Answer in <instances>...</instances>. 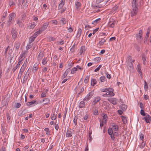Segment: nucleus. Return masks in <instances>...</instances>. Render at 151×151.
<instances>
[{
  "instance_id": "62",
  "label": "nucleus",
  "mask_w": 151,
  "mask_h": 151,
  "mask_svg": "<svg viewBox=\"0 0 151 151\" xmlns=\"http://www.w3.org/2000/svg\"><path fill=\"white\" fill-rule=\"evenodd\" d=\"M28 62V60H27V58L25 61H24V63L22 65L23 66H24L25 67H26L27 64Z\"/></svg>"
},
{
  "instance_id": "1",
  "label": "nucleus",
  "mask_w": 151,
  "mask_h": 151,
  "mask_svg": "<svg viewBox=\"0 0 151 151\" xmlns=\"http://www.w3.org/2000/svg\"><path fill=\"white\" fill-rule=\"evenodd\" d=\"M137 0H132V10L131 12V16L132 17L136 15L138 12Z\"/></svg>"
},
{
  "instance_id": "49",
  "label": "nucleus",
  "mask_w": 151,
  "mask_h": 151,
  "mask_svg": "<svg viewBox=\"0 0 151 151\" xmlns=\"http://www.w3.org/2000/svg\"><path fill=\"white\" fill-rule=\"evenodd\" d=\"M142 60L143 61V63L145 65L146 63L145 61L146 60V58L145 55H143L142 56Z\"/></svg>"
},
{
  "instance_id": "35",
  "label": "nucleus",
  "mask_w": 151,
  "mask_h": 151,
  "mask_svg": "<svg viewBox=\"0 0 151 151\" xmlns=\"http://www.w3.org/2000/svg\"><path fill=\"white\" fill-rule=\"evenodd\" d=\"M106 122H105L104 120H100V127L101 128V127H102L104 124L106 123Z\"/></svg>"
},
{
  "instance_id": "61",
  "label": "nucleus",
  "mask_w": 151,
  "mask_h": 151,
  "mask_svg": "<svg viewBox=\"0 0 151 151\" xmlns=\"http://www.w3.org/2000/svg\"><path fill=\"white\" fill-rule=\"evenodd\" d=\"M101 65H99V67L95 70L94 71L97 72L98 71L100 70V68H101Z\"/></svg>"
},
{
  "instance_id": "64",
  "label": "nucleus",
  "mask_w": 151,
  "mask_h": 151,
  "mask_svg": "<svg viewBox=\"0 0 151 151\" xmlns=\"http://www.w3.org/2000/svg\"><path fill=\"white\" fill-rule=\"evenodd\" d=\"M15 107L17 108H19L20 107L21 105V104L19 103H17L16 104H15Z\"/></svg>"
},
{
  "instance_id": "52",
  "label": "nucleus",
  "mask_w": 151,
  "mask_h": 151,
  "mask_svg": "<svg viewBox=\"0 0 151 151\" xmlns=\"http://www.w3.org/2000/svg\"><path fill=\"white\" fill-rule=\"evenodd\" d=\"M101 58L99 57H96L94 59V60L96 62H97V63L99 62L100 61Z\"/></svg>"
},
{
  "instance_id": "34",
  "label": "nucleus",
  "mask_w": 151,
  "mask_h": 151,
  "mask_svg": "<svg viewBox=\"0 0 151 151\" xmlns=\"http://www.w3.org/2000/svg\"><path fill=\"white\" fill-rule=\"evenodd\" d=\"M47 58H45L44 57V58L42 59V63L43 65H45L46 64L47 62Z\"/></svg>"
},
{
  "instance_id": "31",
  "label": "nucleus",
  "mask_w": 151,
  "mask_h": 151,
  "mask_svg": "<svg viewBox=\"0 0 151 151\" xmlns=\"http://www.w3.org/2000/svg\"><path fill=\"white\" fill-rule=\"evenodd\" d=\"M96 83V79H92L91 81V85L92 86H94Z\"/></svg>"
},
{
  "instance_id": "44",
  "label": "nucleus",
  "mask_w": 151,
  "mask_h": 151,
  "mask_svg": "<svg viewBox=\"0 0 151 151\" xmlns=\"http://www.w3.org/2000/svg\"><path fill=\"white\" fill-rule=\"evenodd\" d=\"M22 8H24V7L25 8H27L28 6V4L27 3V1H26V2L24 3L23 4H22Z\"/></svg>"
},
{
  "instance_id": "27",
  "label": "nucleus",
  "mask_w": 151,
  "mask_h": 151,
  "mask_svg": "<svg viewBox=\"0 0 151 151\" xmlns=\"http://www.w3.org/2000/svg\"><path fill=\"white\" fill-rule=\"evenodd\" d=\"M113 127V130L114 131H117L118 129V127L117 125H116L114 124H112V125Z\"/></svg>"
},
{
  "instance_id": "36",
  "label": "nucleus",
  "mask_w": 151,
  "mask_h": 151,
  "mask_svg": "<svg viewBox=\"0 0 151 151\" xmlns=\"http://www.w3.org/2000/svg\"><path fill=\"white\" fill-rule=\"evenodd\" d=\"M38 68V65L36 64H34L33 65V68L32 70L33 71H35V72Z\"/></svg>"
},
{
  "instance_id": "59",
  "label": "nucleus",
  "mask_w": 151,
  "mask_h": 151,
  "mask_svg": "<svg viewBox=\"0 0 151 151\" xmlns=\"http://www.w3.org/2000/svg\"><path fill=\"white\" fill-rule=\"evenodd\" d=\"M93 114L94 115H97L98 114V111L97 110L95 109L93 110Z\"/></svg>"
},
{
  "instance_id": "29",
  "label": "nucleus",
  "mask_w": 151,
  "mask_h": 151,
  "mask_svg": "<svg viewBox=\"0 0 151 151\" xmlns=\"http://www.w3.org/2000/svg\"><path fill=\"white\" fill-rule=\"evenodd\" d=\"M42 32V31L40 29H39L38 31H37L34 34V36L36 37L37 36H38L39 34H40Z\"/></svg>"
},
{
  "instance_id": "37",
  "label": "nucleus",
  "mask_w": 151,
  "mask_h": 151,
  "mask_svg": "<svg viewBox=\"0 0 151 151\" xmlns=\"http://www.w3.org/2000/svg\"><path fill=\"white\" fill-rule=\"evenodd\" d=\"M111 102L114 105H116L117 104V101L115 99H112L111 100Z\"/></svg>"
},
{
  "instance_id": "63",
  "label": "nucleus",
  "mask_w": 151,
  "mask_h": 151,
  "mask_svg": "<svg viewBox=\"0 0 151 151\" xmlns=\"http://www.w3.org/2000/svg\"><path fill=\"white\" fill-rule=\"evenodd\" d=\"M135 48L138 51H139L140 50V48L137 45H135L134 46Z\"/></svg>"
},
{
  "instance_id": "11",
  "label": "nucleus",
  "mask_w": 151,
  "mask_h": 151,
  "mask_svg": "<svg viewBox=\"0 0 151 151\" xmlns=\"http://www.w3.org/2000/svg\"><path fill=\"white\" fill-rule=\"evenodd\" d=\"M15 43L14 47L17 51L20 47L21 43L19 41H16Z\"/></svg>"
},
{
  "instance_id": "50",
  "label": "nucleus",
  "mask_w": 151,
  "mask_h": 151,
  "mask_svg": "<svg viewBox=\"0 0 151 151\" xmlns=\"http://www.w3.org/2000/svg\"><path fill=\"white\" fill-rule=\"evenodd\" d=\"M108 89V88H101L100 89V91L102 92H106L107 93H108V92H107V91H108V89Z\"/></svg>"
},
{
  "instance_id": "33",
  "label": "nucleus",
  "mask_w": 151,
  "mask_h": 151,
  "mask_svg": "<svg viewBox=\"0 0 151 151\" xmlns=\"http://www.w3.org/2000/svg\"><path fill=\"white\" fill-rule=\"evenodd\" d=\"M108 133L109 135H111L113 133V131L111 128H109L108 130Z\"/></svg>"
},
{
  "instance_id": "32",
  "label": "nucleus",
  "mask_w": 151,
  "mask_h": 151,
  "mask_svg": "<svg viewBox=\"0 0 151 151\" xmlns=\"http://www.w3.org/2000/svg\"><path fill=\"white\" fill-rule=\"evenodd\" d=\"M36 38V37L34 36V35L31 37L29 38V43H31L32 42L34 41Z\"/></svg>"
},
{
  "instance_id": "58",
  "label": "nucleus",
  "mask_w": 151,
  "mask_h": 151,
  "mask_svg": "<svg viewBox=\"0 0 151 151\" xmlns=\"http://www.w3.org/2000/svg\"><path fill=\"white\" fill-rule=\"evenodd\" d=\"M114 91H109L108 92V94H109V95L110 96H114V93L113 92Z\"/></svg>"
},
{
  "instance_id": "12",
  "label": "nucleus",
  "mask_w": 151,
  "mask_h": 151,
  "mask_svg": "<svg viewBox=\"0 0 151 151\" xmlns=\"http://www.w3.org/2000/svg\"><path fill=\"white\" fill-rule=\"evenodd\" d=\"M25 68L26 67L24 66H23V65L22 66L19 71V73L18 76V77H19V76H20V78L21 77L22 73L24 70Z\"/></svg>"
},
{
  "instance_id": "7",
  "label": "nucleus",
  "mask_w": 151,
  "mask_h": 151,
  "mask_svg": "<svg viewBox=\"0 0 151 151\" xmlns=\"http://www.w3.org/2000/svg\"><path fill=\"white\" fill-rule=\"evenodd\" d=\"M49 24V22L46 23H44L43 24L42 26L40 29L42 31V32H43L47 28L48 25Z\"/></svg>"
},
{
  "instance_id": "30",
  "label": "nucleus",
  "mask_w": 151,
  "mask_h": 151,
  "mask_svg": "<svg viewBox=\"0 0 151 151\" xmlns=\"http://www.w3.org/2000/svg\"><path fill=\"white\" fill-rule=\"evenodd\" d=\"M50 100L47 98H45L42 100V102H45V104H47L50 102Z\"/></svg>"
},
{
  "instance_id": "55",
  "label": "nucleus",
  "mask_w": 151,
  "mask_h": 151,
  "mask_svg": "<svg viewBox=\"0 0 151 151\" xmlns=\"http://www.w3.org/2000/svg\"><path fill=\"white\" fill-rule=\"evenodd\" d=\"M78 118H77L76 117H75V118H74L73 122V123L74 124V125L75 126L77 125V119Z\"/></svg>"
},
{
  "instance_id": "3",
  "label": "nucleus",
  "mask_w": 151,
  "mask_h": 151,
  "mask_svg": "<svg viewBox=\"0 0 151 151\" xmlns=\"http://www.w3.org/2000/svg\"><path fill=\"white\" fill-rule=\"evenodd\" d=\"M15 18V14L14 13H12L9 15V20L7 23V25L9 26L11 24L12 22L14 20Z\"/></svg>"
},
{
  "instance_id": "53",
  "label": "nucleus",
  "mask_w": 151,
  "mask_h": 151,
  "mask_svg": "<svg viewBox=\"0 0 151 151\" xmlns=\"http://www.w3.org/2000/svg\"><path fill=\"white\" fill-rule=\"evenodd\" d=\"M44 130L46 132V134L47 135L50 134L49 129L48 128H46L44 129Z\"/></svg>"
},
{
  "instance_id": "8",
  "label": "nucleus",
  "mask_w": 151,
  "mask_h": 151,
  "mask_svg": "<svg viewBox=\"0 0 151 151\" xmlns=\"http://www.w3.org/2000/svg\"><path fill=\"white\" fill-rule=\"evenodd\" d=\"M34 104H35L36 105L37 104V103H36V101L35 100H34L31 101L27 102L26 104V105L27 106H35V105H34Z\"/></svg>"
},
{
  "instance_id": "54",
  "label": "nucleus",
  "mask_w": 151,
  "mask_h": 151,
  "mask_svg": "<svg viewBox=\"0 0 151 151\" xmlns=\"http://www.w3.org/2000/svg\"><path fill=\"white\" fill-rule=\"evenodd\" d=\"M32 47V45L31 43L29 42V44L27 45L26 47V49L27 50H28L29 49L31 48Z\"/></svg>"
},
{
  "instance_id": "39",
  "label": "nucleus",
  "mask_w": 151,
  "mask_h": 151,
  "mask_svg": "<svg viewBox=\"0 0 151 151\" xmlns=\"http://www.w3.org/2000/svg\"><path fill=\"white\" fill-rule=\"evenodd\" d=\"M64 2H63V1H62L60 3L58 6V9H61L63 7L64 5Z\"/></svg>"
},
{
  "instance_id": "19",
  "label": "nucleus",
  "mask_w": 151,
  "mask_h": 151,
  "mask_svg": "<svg viewBox=\"0 0 151 151\" xmlns=\"http://www.w3.org/2000/svg\"><path fill=\"white\" fill-rule=\"evenodd\" d=\"M115 23L116 22L114 21L112 22L110 21L109 22L108 25L109 27L113 28L114 27Z\"/></svg>"
},
{
  "instance_id": "21",
  "label": "nucleus",
  "mask_w": 151,
  "mask_h": 151,
  "mask_svg": "<svg viewBox=\"0 0 151 151\" xmlns=\"http://www.w3.org/2000/svg\"><path fill=\"white\" fill-rule=\"evenodd\" d=\"M137 70L140 74H142V72L141 70V67L139 64L137 65Z\"/></svg>"
},
{
  "instance_id": "6",
  "label": "nucleus",
  "mask_w": 151,
  "mask_h": 151,
  "mask_svg": "<svg viewBox=\"0 0 151 151\" xmlns=\"http://www.w3.org/2000/svg\"><path fill=\"white\" fill-rule=\"evenodd\" d=\"M127 68L128 70L130 72H133L134 71V67L133 65V63H128L127 64Z\"/></svg>"
},
{
  "instance_id": "2",
  "label": "nucleus",
  "mask_w": 151,
  "mask_h": 151,
  "mask_svg": "<svg viewBox=\"0 0 151 151\" xmlns=\"http://www.w3.org/2000/svg\"><path fill=\"white\" fill-rule=\"evenodd\" d=\"M94 92L93 90L89 92L86 95V96L83 99V101H88L91 98L93 95Z\"/></svg>"
},
{
  "instance_id": "14",
  "label": "nucleus",
  "mask_w": 151,
  "mask_h": 151,
  "mask_svg": "<svg viewBox=\"0 0 151 151\" xmlns=\"http://www.w3.org/2000/svg\"><path fill=\"white\" fill-rule=\"evenodd\" d=\"M55 111H54V112L53 114L52 115V116L51 117V119L52 120H55L57 117V111H56V112H55Z\"/></svg>"
},
{
  "instance_id": "38",
  "label": "nucleus",
  "mask_w": 151,
  "mask_h": 151,
  "mask_svg": "<svg viewBox=\"0 0 151 151\" xmlns=\"http://www.w3.org/2000/svg\"><path fill=\"white\" fill-rule=\"evenodd\" d=\"M102 116H103V119L105 122H107V119H108V116L106 114H102Z\"/></svg>"
},
{
  "instance_id": "43",
  "label": "nucleus",
  "mask_w": 151,
  "mask_h": 151,
  "mask_svg": "<svg viewBox=\"0 0 151 151\" xmlns=\"http://www.w3.org/2000/svg\"><path fill=\"white\" fill-rule=\"evenodd\" d=\"M77 69L76 68V67H74L71 69L70 73L71 74L74 73L77 70Z\"/></svg>"
},
{
  "instance_id": "26",
  "label": "nucleus",
  "mask_w": 151,
  "mask_h": 151,
  "mask_svg": "<svg viewBox=\"0 0 151 151\" xmlns=\"http://www.w3.org/2000/svg\"><path fill=\"white\" fill-rule=\"evenodd\" d=\"M82 32V30L81 29L79 28L78 29V32L77 34L76 37L79 38L81 36V33Z\"/></svg>"
},
{
  "instance_id": "28",
  "label": "nucleus",
  "mask_w": 151,
  "mask_h": 151,
  "mask_svg": "<svg viewBox=\"0 0 151 151\" xmlns=\"http://www.w3.org/2000/svg\"><path fill=\"white\" fill-rule=\"evenodd\" d=\"M127 107V105L124 104H122L120 106L121 109L123 111L125 110Z\"/></svg>"
},
{
  "instance_id": "5",
  "label": "nucleus",
  "mask_w": 151,
  "mask_h": 151,
  "mask_svg": "<svg viewBox=\"0 0 151 151\" xmlns=\"http://www.w3.org/2000/svg\"><path fill=\"white\" fill-rule=\"evenodd\" d=\"M143 120H144L147 123H150L151 122V116L148 114H146L145 117L142 118Z\"/></svg>"
},
{
  "instance_id": "18",
  "label": "nucleus",
  "mask_w": 151,
  "mask_h": 151,
  "mask_svg": "<svg viewBox=\"0 0 151 151\" xmlns=\"http://www.w3.org/2000/svg\"><path fill=\"white\" fill-rule=\"evenodd\" d=\"M29 70V68L28 69L27 71V72L25 74V75L24 76V78L23 79L22 83H24V81H26L27 80L28 78V76H29V73H27V72Z\"/></svg>"
},
{
  "instance_id": "40",
  "label": "nucleus",
  "mask_w": 151,
  "mask_h": 151,
  "mask_svg": "<svg viewBox=\"0 0 151 151\" xmlns=\"http://www.w3.org/2000/svg\"><path fill=\"white\" fill-rule=\"evenodd\" d=\"M53 4L52 5V7L53 9H55L57 7V5L56 4V1L54 0H53L52 2Z\"/></svg>"
},
{
  "instance_id": "23",
  "label": "nucleus",
  "mask_w": 151,
  "mask_h": 151,
  "mask_svg": "<svg viewBox=\"0 0 151 151\" xmlns=\"http://www.w3.org/2000/svg\"><path fill=\"white\" fill-rule=\"evenodd\" d=\"M17 23L19 25V27H22L23 26V24L22 21L19 19L17 20Z\"/></svg>"
},
{
  "instance_id": "60",
  "label": "nucleus",
  "mask_w": 151,
  "mask_h": 151,
  "mask_svg": "<svg viewBox=\"0 0 151 151\" xmlns=\"http://www.w3.org/2000/svg\"><path fill=\"white\" fill-rule=\"evenodd\" d=\"M140 114L141 115L145 116L146 115L143 109H141L140 111Z\"/></svg>"
},
{
  "instance_id": "57",
  "label": "nucleus",
  "mask_w": 151,
  "mask_h": 151,
  "mask_svg": "<svg viewBox=\"0 0 151 151\" xmlns=\"http://www.w3.org/2000/svg\"><path fill=\"white\" fill-rule=\"evenodd\" d=\"M26 15L25 14H22L21 17L20 19L21 20H24L25 19Z\"/></svg>"
},
{
  "instance_id": "15",
  "label": "nucleus",
  "mask_w": 151,
  "mask_h": 151,
  "mask_svg": "<svg viewBox=\"0 0 151 151\" xmlns=\"http://www.w3.org/2000/svg\"><path fill=\"white\" fill-rule=\"evenodd\" d=\"M73 132L70 130H68L66 134V137H71L72 136Z\"/></svg>"
},
{
  "instance_id": "47",
  "label": "nucleus",
  "mask_w": 151,
  "mask_h": 151,
  "mask_svg": "<svg viewBox=\"0 0 151 151\" xmlns=\"http://www.w3.org/2000/svg\"><path fill=\"white\" fill-rule=\"evenodd\" d=\"M148 85L147 83H146L145 81V85H144V89L145 91H147L148 90Z\"/></svg>"
},
{
  "instance_id": "46",
  "label": "nucleus",
  "mask_w": 151,
  "mask_h": 151,
  "mask_svg": "<svg viewBox=\"0 0 151 151\" xmlns=\"http://www.w3.org/2000/svg\"><path fill=\"white\" fill-rule=\"evenodd\" d=\"M145 144L146 143L144 142V141L142 140V143L139 145L140 148H144L145 147Z\"/></svg>"
},
{
  "instance_id": "10",
  "label": "nucleus",
  "mask_w": 151,
  "mask_h": 151,
  "mask_svg": "<svg viewBox=\"0 0 151 151\" xmlns=\"http://www.w3.org/2000/svg\"><path fill=\"white\" fill-rule=\"evenodd\" d=\"M142 31L141 30H140L139 31V33L137 34L136 35V37H137V39L139 40L140 39L141 40L142 39Z\"/></svg>"
},
{
  "instance_id": "20",
  "label": "nucleus",
  "mask_w": 151,
  "mask_h": 151,
  "mask_svg": "<svg viewBox=\"0 0 151 151\" xmlns=\"http://www.w3.org/2000/svg\"><path fill=\"white\" fill-rule=\"evenodd\" d=\"M75 6L77 9H80V7L81 6V4L80 2L77 1L75 3Z\"/></svg>"
},
{
  "instance_id": "4",
  "label": "nucleus",
  "mask_w": 151,
  "mask_h": 151,
  "mask_svg": "<svg viewBox=\"0 0 151 151\" xmlns=\"http://www.w3.org/2000/svg\"><path fill=\"white\" fill-rule=\"evenodd\" d=\"M11 33L12 37L14 41L16 39L17 36V32L16 30L13 28L12 29Z\"/></svg>"
},
{
  "instance_id": "42",
  "label": "nucleus",
  "mask_w": 151,
  "mask_h": 151,
  "mask_svg": "<svg viewBox=\"0 0 151 151\" xmlns=\"http://www.w3.org/2000/svg\"><path fill=\"white\" fill-rule=\"evenodd\" d=\"M122 121L123 123L124 124H125L127 122V119L126 117L124 116H122Z\"/></svg>"
},
{
  "instance_id": "56",
  "label": "nucleus",
  "mask_w": 151,
  "mask_h": 151,
  "mask_svg": "<svg viewBox=\"0 0 151 151\" xmlns=\"http://www.w3.org/2000/svg\"><path fill=\"white\" fill-rule=\"evenodd\" d=\"M105 77L104 76H101L99 79V80L101 82H103L105 81Z\"/></svg>"
},
{
  "instance_id": "16",
  "label": "nucleus",
  "mask_w": 151,
  "mask_h": 151,
  "mask_svg": "<svg viewBox=\"0 0 151 151\" xmlns=\"http://www.w3.org/2000/svg\"><path fill=\"white\" fill-rule=\"evenodd\" d=\"M44 56V54L42 52H40L38 54L37 57L38 58L39 61H41Z\"/></svg>"
},
{
  "instance_id": "17",
  "label": "nucleus",
  "mask_w": 151,
  "mask_h": 151,
  "mask_svg": "<svg viewBox=\"0 0 151 151\" xmlns=\"http://www.w3.org/2000/svg\"><path fill=\"white\" fill-rule=\"evenodd\" d=\"M100 100L101 99L100 97L95 98L94 100L92 103V105H94L96 103L99 102Z\"/></svg>"
},
{
  "instance_id": "24",
  "label": "nucleus",
  "mask_w": 151,
  "mask_h": 151,
  "mask_svg": "<svg viewBox=\"0 0 151 151\" xmlns=\"http://www.w3.org/2000/svg\"><path fill=\"white\" fill-rule=\"evenodd\" d=\"M85 106V104L84 102L83 101H81L80 103L79 106V108H81L84 107Z\"/></svg>"
},
{
  "instance_id": "41",
  "label": "nucleus",
  "mask_w": 151,
  "mask_h": 151,
  "mask_svg": "<svg viewBox=\"0 0 151 151\" xmlns=\"http://www.w3.org/2000/svg\"><path fill=\"white\" fill-rule=\"evenodd\" d=\"M106 41V40H105L102 39L99 42V44L100 46L102 45Z\"/></svg>"
},
{
  "instance_id": "13",
  "label": "nucleus",
  "mask_w": 151,
  "mask_h": 151,
  "mask_svg": "<svg viewBox=\"0 0 151 151\" xmlns=\"http://www.w3.org/2000/svg\"><path fill=\"white\" fill-rule=\"evenodd\" d=\"M17 1V0H15L13 2V0H9V5L10 6H15L16 5Z\"/></svg>"
},
{
  "instance_id": "51",
  "label": "nucleus",
  "mask_w": 151,
  "mask_h": 151,
  "mask_svg": "<svg viewBox=\"0 0 151 151\" xmlns=\"http://www.w3.org/2000/svg\"><path fill=\"white\" fill-rule=\"evenodd\" d=\"M36 25L34 23H31V25L29 26V28L30 29H33Z\"/></svg>"
},
{
  "instance_id": "22",
  "label": "nucleus",
  "mask_w": 151,
  "mask_h": 151,
  "mask_svg": "<svg viewBox=\"0 0 151 151\" xmlns=\"http://www.w3.org/2000/svg\"><path fill=\"white\" fill-rule=\"evenodd\" d=\"M132 57L130 55L128 56L127 58V63H132Z\"/></svg>"
},
{
  "instance_id": "9",
  "label": "nucleus",
  "mask_w": 151,
  "mask_h": 151,
  "mask_svg": "<svg viewBox=\"0 0 151 151\" xmlns=\"http://www.w3.org/2000/svg\"><path fill=\"white\" fill-rule=\"evenodd\" d=\"M23 60V59L20 60V59L19 60V62L16 65V66L12 70V71H13V73H14L15 71L17 69L19 65L21 64V62Z\"/></svg>"
},
{
  "instance_id": "25",
  "label": "nucleus",
  "mask_w": 151,
  "mask_h": 151,
  "mask_svg": "<svg viewBox=\"0 0 151 151\" xmlns=\"http://www.w3.org/2000/svg\"><path fill=\"white\" fill-rule=\"evenodd\" d=\"M85 51V46H82L81 47V49H80V55H82V54L83 53V52Z\"/></svg>"
},
{
  "instance_id": "45",
  "label": "nucleus",
  "mask_w": 151,
  "mask_h": 151,
  "mask_svg": "<svg viewBox=\"0 0 151 151\" xmlns=\"http://www.w3.org/2000/svg\"><path fill=\"white\" fill-rule=\"evenodd\" d=\"M89 77L88 76H86L85 78L84 79V82L85 83H88L89 80Z\"/></svg>"
},
{
  "instance_id": "48",
  "label": "nucleus",
  "mask_w": 151,
  "mask_h": 151,
  "mask_svg": "<svg viewBox=\"0 0 151 151\" xmlns=\"http://www.w3.org/2000/svg\"><path fill=\"white\" fill-rule=\"evenodd\" d=\"M61 22L63 24H66L67 21L66 19L64 18H62L60 20Z\"/></svg>"
}]
</instances>
